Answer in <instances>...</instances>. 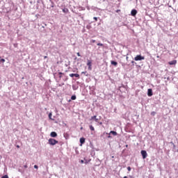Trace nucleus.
<instances>
[{"label":"nucleus","mask_w":178,"mask_h":178,"mask_svg":"<svg viewBox=\"0 0 178 178\" xmlns=\"http://www.w3.org/2000/svg\"><path fill=\"white\" fill-rule=\"evenodd\" d=\"M58 75H59V79H62V75H65V74L64 73H63V72H58Z\"/></svg>","instance_id":"ddd939ff"},{"label":"nucleus","mask_w":178,"mask_h":178,"mask_svg":"<svg viewBox=\"0 0 178 178\" xmlns=\"http://www.w3.org/2000/svg\"><path fill=\"white\" fill-rule=\"evenodd\" d=\"M63 13H64L65 14L69 13V9H67V8H63Z\"/></svg>","instance_id":"9d476101"},{"label":"nucleus","mask_w":178,"mask_h":178,"mask_svg":"<svg viewBox=\"0 0 178 178\" xmlns=\"http://www.w3.org/2000/svg\"><path fill=\"white\" fill-rule=\"evenodd\" d=\"M99 124H100V125H102V122H99Z\"/></svg>","instance_id":"58836bf2"},{"label":"nucleus","mask_w":178,"mask_h":178,"mask_svg":"<svg viewBox=\"0 0 178 178\" xmlns=\"http://www.w3.org/2000/svg\"><path fill=\"white\" fill-rule=\"evenodd\" d=\"M82 74H87V72H82Z\"/></svg>","instance_id":"72a5a7b5"},{"label":"nucleus","mask_w":178,"mask_h":178,"mask_svg":"<svg viewBox=\"0 0 178 178\" xmlns=\"http://www.w3.org/2000/svg\"><path fill=\"white\" fill-rule=\"evenodd\" d=\"M131 63H132V64H134V60H132V61H131Z\"/></svg>","instance_id":"4c0bfd02"},{"label":"nucleus","mask_w":178,"mask_h":178,"mask_svg":"<svg viewBox=\"0 0 178 178\" xmlns=\"http://www.w3.org/2000/svg\"><path fill=\"white\" fill-rule=\"evenodd\" d=\"M24 168H27L28 165H24Z\"/></svg>","instance_id":"2f4dec72"},{"label":"nucleus","mask_w":178,"mask_h":178,"mask_svg":"<svg viewBox=\"0 0 178 178\" xmlns=\"http://www.w3.org/2000/svg\"><path fill=\"white\" fill-rule=\"evenodd\" d=\"M51 117H52V113H50L49 114V118L50 120H51Z\"/></svg>","instance_id":"4be33fe9"},{"label":"nucleus","mask_w":178,"mask_h":178,"mask_svg":"<svg viewBox=\"0 0 178 178\" xmlns=\"http://www.w3.org/2000/svg\"><path fill=\"white\" fill-rule=\"evenodd\" d=\"M131 170V167H130V166H128V167H127V170H128L129 172H130Z\"/></svg>","instance_id":"393cba45"},{"label":"nucleus","mask_w":178,"mask_h":178,"mask_svg":"<svg viewBox=\"0 0 178 178\" xmlns=\"http://www.w3.org/2000/svg\"><path fill=\"white\" fill-rule=\"evenodd\" d=\"M131 14L132 17H135L137 15V10L135 9L132 10Z\"/></svg>","instance_id":"0eeeda50"},{"label":"nucleus","mask_w":178,"mask_h":178,"mask_svg":"<svg viewBox=\"0 0 178 178\" xmlns=\"http://www.w3.org/2000/svg\"><path fill=\"white\" fill-rule=\"evenodd\" d=\"M112 158H113V159H114V158H115V156H112Z\"/></svg>","instance_id":"79ce46f5"},{"label":"nucleus","mask_w":178,"mask_h":178,"mask_svg":"<svg viewBox=\"0 0 178 178\" xmlns=\"http://www.w3.org/2000/svg\"><path fill=\"white\" fill-rule=\"evenodd\" d=\"M81 164L84 163V160H81Z\"/></svg>","instance_id":"c85d7f7f"},{"label":"nucleus","mask_w":178,"mask_h":178,"mask_svg":"<svg viewBox=\"0 0 178 178\" xmlns=\"http://www.w3.org/2000/svg\"><path fill=\"white\" fill-rule=\"evenodd\" d=\"M128 58H129V57H128V56H127V57H126V60H128Z\"/></svg>","instance_id":"c9c22d12"},{"label":"nucleus","mask_w":178,"mask_h":178,"mask_svg":"<svg viewBox=\"0 0 178 178\" xmlns=\"http://www.w3.org/2000/svg\"><path fill=\"white\" fill-rule=\"evenodd\" d=\"M89 128H90V131H95V129L92 127V125H90Z\"/></svg>","instance_id":"4468645a"},{"label":"nucleus","mask_w":178,"mask_h":178,"mask_svg":"<svg viewBox=\"0 0 178 178\" xmlns=\"http://www.w3.org/2000/svg\"><path fill=\"white\" fill-rule=\"evenodd\" d=\"M1 178H9L8 175H3L1 177Z\"/></svg>","instance_id":"6ab92c4d"},{"label":"nucleus","mask_w":178,"mask_h":178,"mask_svg":"<svg viewBox=\"0 0 178 178\" xmlns=\"http://www.w3.org/2000/svg\"><path fill=\"white\" fill-rule=\"evenodd\" d=\"M110 134H113L114 136H117V132L115 131H111Z\"/></svg>","instance_id":"f8f14e48"},{"label":"nucleus","mask_w":178,"mask_h":178,"mask_svg":"<svg viewBox=\"0 0 178 178\" xmlns=\"http://www.w3.org/2000/svg\"><path fill=\"white\" fill-rule=\"evenodd\" d=\"M81 129H83V127H81Z\"/></svg>","instance_id":"c03bdc74"},{"label":"nucleus","mask_w":178,"mask_h":178,"mask_svg":"<svg viewBox=\"0 0 178 178\" xmlns=\"http://www.w3.org/2000/svg\"><path fill=\"white\" fill-rule=\"evenodd\" d=\"M97 46L104 47V44H102V43H97Z\"/></svg>","instance_id":"aec40b11"},{"label":"nucleus","mask_w":178,"mask_h":178,"mask_svg":"<svg viewBox=\"0 0 178 178\" xmlns=\"http://www.w3.org/2000/svg\"><path fill=\"white\" fill-rule=\"evenodd\" d=\"M168 64H169L170 65H175L177 64V60H174L170 61V62L168 63Z\"/></svg>","instance_id":"6e6552de"},{"label":"nucleus","mask_w":178,"mask_h":178,"mask_svg":"<svg viewBox=\"0 0 178 178\" xmlns=\"http://www.w3.org/2000/svg\"><path fill=\"white\" fill-rule=\"evenodd\" d=\"M120 10H116V13H120Z\"/></svg>","instance_id":"473e14b6"},{"label":"nucleus","mask_w":178,"mask_h":178,"mask_svg":"<svg viewBox=\"0 0 178 178\" xmlns=\"http://www.w3.org/2000/svg\"><path fill=\"white\" fill-rule=\"evenodd\" d=\"M141 154L143 159H145L146 157L147 156V153L146 152L145 150H141Z\"/></svg>","instance_id":"20e7f679"},{"label":"nucleus","mask_w":178,"mask_h":178,"mask_svg":"<svg viewBox=\"0 0 178 178\" xmlns=\"http://www.w3.org/2000/svg\"><path fill=\"white\" fill-rule=\"evenodd\" d=\"M95 121L96 122H98V118H96L95 119Z\"/></svg>","instance_id":"cd10ccee"},{"label":"nucleus","mask_w":178,"mask_h":178,"mask_svg":"<svg viewBox=\"0 0 178 178\" xmlns=\"http://www.w3.org/2000/svg\"><path fill=\"white\" fill-rule=\"evenodd\" d=\"M49 144L50 145L54 146V145L58 144V140H57L54 138H49Z\"/></svg>","instance_id":"f257e3e1"},{"label":"nucleus","mask_w":178,"mask_h":178,"mask_svg":"<svg viewBox=\"0 0 178 178\" xmlns=\"http://www.w3.org/2000/svg\"><path fill=\"white\" fill-rule=\"evenodd\" d=\"M92 43H95V40H92Z\"/></svg>","instance_id":"c756f323"},{"label":"nucleus","mask_w":178,"mask_h":178,"mask_svg":"<svg viewBox=\"0 0 178 178\" xmlns=\"http://www.w3.org/2000/svg\"><path fill=\"white\" fill-rule=\"evenodd\" d=\"M93 19L95 21V22H97L98 21V18L97 17H93Z\"/></svg>","instance_id":"5701e85b"},{"label":"nucleus","mask_w":178,"mask_h":178,"mask_svg":"<svg viewBox=\"0 0 178 178\" xmlns=\"http://www.w3.org/2000/svg\"><path fill=\"white\" fill-rule=\"evenodd\" d=\"M87 66L88 67V70H92V61L88 59Z\"/></svg>","instance_id":"7ed1b4c3"},{"label":"nucleus","mask_w":178,"mask_h":178,"mask_svg":"<svg viewBox=\"0 0 178 178\" xmlns=\"http://www.w3.org/2000/svg\"><path fill=\"white\" fill-rule=\"evenodd\" d=\"M111 65L114 66H117L118 63L115 60H111Z\"/></svg>","instance_id":"9b49d317"},{"label":"nucleus","mask_w":178,"mask_h":178,"mask_svg":"<svg viewBox=\"0 0 178 178\" xmlns=\"http://www.w3.org/2000/svg\"><path fill=\"white\" fill-rule=\"evenodd\" d=\"M108 138H111V136H108Z\"/></svg>","instance_id":"a19ab883"},{"label":"nucleus","mask_w":178,"mask_h":178,"mask_svg":"<svg viewBox=\"0 0 178 178\" xmlns=\"http://www.w3.org/2000/svg\"><path fill=\"white\" fill-rule=\"evenodd\" d=\"M51 137L56 138L58 136V134L56 131H52L50 134Z\"/></svg>","instance_id":"423d86ee"},{"label":"nucleus","mask_w":178,"mask_h":178,"mask_svg":"<svg viewBox=\"0 0 178 178\" xmlns=\"http://www.w3.org/2000/svg\"><path fill=\"white\" fill-rule=\"evenodd\" d=\"M76 54H77V56H78L79 57H80V56H81V55H80V53H79V52H78Z\"/></svg>","instance_id":"7c9ffc66"},{"label":"nucleus","mask_w":178,"mask_h":178,"mask_svg":"<svg viewBox=\"0 0 178 178\" xmlns=\"http://www.w3.org/2000/svg\"><path fill=\"white\" fill-rule=\"evenodd\" d=\"M70 76L71 78L74 77V74H70Z\"/></svg>","instance_id":"b1692460"},{"label":"nucleus","mask_w":178,"mask_h":178,"mask_svg":"<svg viewBox=\"0 0 178 178\" xmlns=\"http://www.w3.org/2000/svg\"><path fill=\"white\" fill-rule=\"evenodd\" d=\"M0 62H1V63H5V62H6V60H5L4 58H1V59L0 60Z\"/></svg>","instance_id":"412c9836"},{"label":"nucleus","mask_w":178,"mask_h":178,"mask_svg":"<svg viewBox=\"0 0 178 178\" xmlns=\"http://www.w3.org/2000/svg\"><path fill=\"white\" fill-rule=\"evenodd\" d=\"M44 58V59H46V58H47V56H45Z\"/></svg>","instance_id":"e433bc0d"},{"label":"nucleus","mask_w":178,"mask_h":178,"mask_svg":"<svg viewBox=\"0 0 178 178\" xmlns=\"http://www.w3.org/2000/svg\"><path fill=\"white\" fill-rule=\"evenodd\" d=\"M34 168H35V169H38V165H34Z\"/></svg>","instance_id":"a878e982"},{"label":"nucleus","mask_w":178,"mask_h":178,"mask_svg":"<svg viewBox=\"0 0 178 178\" xmlns=\"http://www.w3.org/2000/svg\"><path fill=\"white\" fill-rule=\"evenodd\" d=\"M128 147V145H126V147Z\"/></svg>","instance_id":"37998d69"},{"label":"nucleus","mask_w":178,"mask_h":178,"mask_svg":"<svg viewBox=\"0 0 178 178\" xmlns=\"http://www.w3.org/2000/svg\"><path fill=\"white\" fill-rule=\"evenodd\" d=\"M96 118H97V115H94V116H92V117H91V118L90 119V121H91V120H95Z\"/></svg>","instance_id":"dca6fc26"},{"label":"nucleus","mask_w":178,"mask_h":178,"mask_svg":"<svg viewBox=\"0 0 178 178\" xmlns=\"http://www.w3.org/2000/svg\"><path fill=\"white\" fill-rule=\"evenodd\" d=\"M145 60V57L142 56L141 55H137L135 58H134V60L135 61H140V60Z\"/></svg>","instance_id":"f03ea898"},{"label":"nucleus","mask_w":178,"mask_h":178,"mask_svg":"<svg viewBox=\"0 0 178 178\" xmlns=\"http://www.w3.org/2000/svg\"><path fill=\"white\" fill-rule=\"evenodd\" d=\"M153 95L152 90L151 88H149L147 90V96L152 97Z\"/></svg>","instance_id":"39448f33"},{"label":"nucleus","mask_w":178,"mask_h":178,"mask_svg":"<svg viewBox=\"0 0 178 178\" xmlns=\"http://www.w3.org/2000/svg\"><path fill=\"white\" fill-rule=\"evenodd\" d=\"M123 178H127V176H124V177Z\"/></svg>","instance_id":"ea45409f"},{"label":"nucleus","mask_w":178,"mask_h":178,"mask_svg":"<svg viewBox=\"0 0 178 178\" xmlns=\"http://www.w3.org/2000/svg\"><path fill=\"white\" fill-rule=\"evenodd\" d=\"M156 115V112L155 111H152V113H151V115L152 116H154Z\"/></svg>","instance_id":"a211bd4d"},{"label":"nucleus","mask_w":178,"mask_h":178,"mask_svg":"<svg viewBox=\"0 0 178 178\" xmlns=\"http://www.w3.org/2000/svg\"><path fill=\"white\" fill-rule=\"evenodd\" d=\"M17 148H20V146L19 145H17Z\"/></svg>","instance_id":"f704fd0d"},{"label":"nucleus","mask_w":178,"mask_h":178,"mask_svg":"<svg viewBox=\"0 0 178 178\" xmlns=\"http://www.w3.org/2000/svg\"><path fill=\"white\" fill-rule=\"evenodd\" d=\"M85 143H86V138H80L81 146L83 145V144H84Z\"/></svg>","instance_id":"1a4fd4ad"},{"label":"nucleus","mask_w":178,"mask_h":178,"mask_svg":"<svg viewBox=\"0 0 178 178\" xmlns=\"http://www.w3.org/2000/svg\"><path fill=\"white\" fill-rule=\"evenodd\" d=\"M88 162H90V161H87V160H86V161H85V164L88 163Z\"/></svg>","instance_id":"bb28decb"},{"label":"nucleus","mask_w":178,"mask_h":178,"mask_svg":"<svg viewBox=\"0 0 178 178\" xmlns=\"http://www.w3.org/2000/svg\"><path fill=\"white\" fill-rule=\"evenodd\" d=\"M76 95H72V96L71 97V100H72V101L76 100Z\"/></svg>","instance_id":"2eb2a0df"},{"label":"nucleus","mask_w":178,"mask_h":178,"mask_svg":"<svg viewBox=\"0 0 178 178\" xmlns=\"http://www.w3.org/2000/svg\"><path fill=\"white\" fill-rule=\"evenodd\" d=\"M74 76L76 78H80V75L79 74H74Z\"/></svg>","instance_id":"f3484780"}]
</instances>
